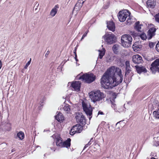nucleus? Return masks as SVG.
Segmentation results:
<instances>
[{
	"instance_id": "44",
	"label": "nucleus",
	"mask_w": 159,
	"mask_h": 159,
	"mask_svg": "<svg viewBox=\"0 0 159 159\" xmlns=\"http://www.w3.org/2000/svg\"><path fill=\"white\" fill-rule=\"evenodd\" d=\"M75 59L77 58V55L76 53H75Z\"/></svg>"
},
{
	"instance_id": "47",
	"label": "nucleus",
	"mask_w": 159,
	"mask_h": 159,
	"mask_svg": "<svg viewBox=\"0 0 159 159\" xmlns=\"http://www.w3.org/2000/svg\"><path fill=\"white\" fill-rule=\"evenodd\" d=\"M15 151V150L14 149H13L12 150L11 152H13Z\"/></svg>"
},
{
	"instance_id": "28",
	"label": "nucleus",
	"mask_w": 159,
	"mask_h": 159,
	"mask_svg": "<svg viewBox=\"0 0 159 159\" xmlns=\"http://www.w3.org/2000/svg\"><path fill=\"white\" fill-rule=\"evenodd\" d=\"M126 71L125 73V76H126L127 75H129L131 73V70L130 69V68L125 69Z\"/></svg>"
},
{
	"instance_id": "8",
	"label": "nucleus",
	"mask_w": 159,
	"mask_h": 159,
	"mask_svg": "<svg viewBox=\"0 0 159 159\" xmlns=\"http://www.w3.org/2000/svg\"><path fill=\"white\" fill-rule=\"evenodd\" d=\"M83 130V127L80 124H77L74 126L70 132L71 135H73L75 133H80Z\"/></svg>"
},
{
	"instance_id": "30",
	"label": "nucleus",
	"mask_w": 159,
	"mask_h": 159,
	"mask_svg": "<svg viewBox=\"0 0 159 159\" xmlns=\"http://www.w3.org/2000/svg\"><path fill=\"white\" fill-rule=\"evenodd\" d=\"M132 47L134 51H137L139 50L138 48H139V46L138 45H137L136 44L133 45Z\"/></svg>"
},
{
	"instance_id": "11",
	"label": "nucleus",
	"mask_w": 159,
	"mask_h": 159,
	"mask_svg": "<svg viewBox=\"0 0 159 159\" xmlns=\"http://www.w3.org/2000/svg\"><path fill=\"white\" fill-rule=\"evenodd\" d=\"M132 61L135 64H140L143 61L142 57L139 54L134 55L132 57Z\"/></svg>"
},
{
	"instance_id": "13",
	"label": "nucleus",
	"mask_w": 159,
	"mask_h": 159,
	"mask_svg": "<svg viewBox=\"0 0 159 159\" xmlns=\"http://www.w3.org/2000/svg\"><path fill=\"white\" fill-rule=\"evenodd\" d=\"M107 26L110 30L114 32L115 30V25L112 21H110L107 22Z\"/></svg>"
},
{
	"instance_id": "27",
	"label": "nucleus",
	"mask_w": 159,
	"mask_h": 159,
	"mask_svg": "<svg viewBox=\"0 0 159 159\" xmlns=\"http://www.w3.org/2000/svg\"><path fill=\"white\" fill-rule=\"evenodd\" d=\"M153 115L156 118L159 119V110L157 111H155L153 113Z\"/></svg>"
},
{
	"instance_id": "26",
	"label": "nucleus",
	"mask_w": 159,
	"mask_h": 159,
	"mask_svg": "<svg viewBox=\"0 0 159 159\" xmlns=\"http://www.w3.org/2000/svg\"><path fill=\"white\" fill-rule=\"evenodd\" d=\"M17 136L20 139H23L24 137V134L21 131L19 132L17 134Z\"/></svg>"
},
{
	"instance_id": "19",
	"label": "nucleus",
	"mask_w": 159,
	"mask_h": 159,
	"mask_svg": "<svg viewBox=\"0 0 159 159\" xmlns=\"http://www.w3.org/2000/svg\"><path fill=\"white\" fill-rule=\"evenodd\" d=\"M119 49V45L117 44L114 45L112 47V50L116 54L118 53Z\"/></svg>"
},
{
	"instance_id": "49",
	"label": "nucleus",
	"mask_w": 159,
	"mask_h": 159,
	"mask_svg": "<svg viewBox=\"0 0 159 159\" xmlns=\"http://www.w3.org/2000/svg\"><path fill=\"white\" fill-rule=\"evenodd\" d=\"M77 3L75 5V7H77Z\"/></svg>"
},
{
	"instance_id": "40",
	"label": "nucleus",
	"mask_w": 159,
	"mask_h": 159,
	"mask_svg": "<svg viewBox=\"0 0 159 159\" xmlns=\"http://www.w3.org/2000/svg\"><path fill=\"white\" fill-rule=\"evenodd\" d=\"M2 61H1L0 60V69H1V67H2Z\"/></svg>"
},
{
	"instance_id": "24",
	"label": "nucleus",
	"mask_w": 159,
	"mask_h": 159,
	"mask_svg": "<svg viewBox=\"0 0 159 159\" xmlns=\"http://www.w3.org/2000/svg\"><path fill=\"white\" fill-rule=\"evenodd\" d=\"M61 139H58L56 141V145L57 146L61 147H63L64 144L62 142V140H61Z\"/></svg>"
},
{
	"instance_id": "2",
	"label": "nucleus",
	"mask_w": 159,
	"mask_h": 159,
	"mask_svg": "<svg viewBox=\"0 0 159 159\" xmlns=\"http://www.w3.org/2000/svg\"><path fill=\"white\" fill-rule=\"evenodd\" d=\"M89 95L93 102L99 101L105 97V94L99 90L92 91L89 93Z\"/></svg>"
},
{
	"instance_id": "39",
	"label": "nucleus",
	"mask_w": 159,
	"mask_h": 159,
	"mask_svg": "<svg viewBox=\"0 0 159 159\" xmlns=\"http://www.w3.org/2000/svg\"><path fill=\"white\" fill-rule=\"evenodd\" d=\"M92 139H91V140H90V141L89 142V143H88L87 144V145H90L91 143V140Z\"/></svg>"
},
{
	"instance_id": "17",
	"label": "nucleus",
	"mask_w": 159,
	"mask_h": 159,
	"mask_svg": "<svg viewBox=\"0 0 159 159\" xmlns=\"http://www.w3.org/2000/svg\"><path fill=\"white\" fill-rule=\"evenodd\" d=\"M58 8V5H55L53 8L51 10L50 13V15L52 17L54 16L56 14L57 11V8Z\"/></svg>"
},
{
	"instance_id": "45",
	"label": "nucleus",
	"mask_w": 159,
	"mask_h": 159,
	"mask_svg": "<svg viewBox=\"0 0 159 159\" xmlns=\"http://www.w3.org/2000/svg\"><path fill=\"white\" fill-rule=\"evenodd\" d=\"M84 37H83V36H82V37L81 38V40L82 41L84 38Z\"/></svg>"
},
{
	"instance_id": "25",
	"label": "nucleus",
	"mask_w": 159,
	"mask_h": 159,
	"mask_svg": "<svg viewBox=\"0 0 159 159\" xmlns=\"http://www.w3.org/2000/svg\"><path fill=\"white\" fill-rule=\"evenodd\" d=\"M63 109L66 111V113H68V112H69L70 110V106L68 104H66L64 106Z\"/></svg>"
},
{
	"instance_id": "35",
	"label": "nucleus",
	"mask_w": 159,
	"mask_h": 159,
	"mask_svg": "<svg viewBox=\"0 0 159 159\" xmlns=\"http://www.w3.org/2000/svg\"><path fill=\"white\" fill-rule=\"evenodd\" d=\"M156 50L159 52V42L156 44Z\"/></svg>"
},
{
	"instance_id": "20",
	"label": "nucleus",
	"mask_w": 159,
	"mask_h": 159,
	"mask_svg": "<svg viewBox=\"0 0 159 159\" xmlns=\"http://www.w3.org/2000/svg\"><path fill=\"white\" fill-rule=\"evenodd\" d=\"M70 141L71 139L70 138H68L66 141L63 142L64 146H63V147L68 148L70 147Z\"/></svg>"
},
{
	"instance_id": "43",
	"label": "nucleus",
	"mask_w": 159,
	"mask_h": 159,
	"mask_svg": "<svg viewBox=\"0 0 159 159\" xmlns=\"http://www.w3.org/2000/svg\"><path fill=\"white\" fill-rule=\"evenodd\" d=\"M74 53L75 55V53H76V49H75L74 52Z\"/></svg>"
},
{
	"instance_id": "33",
	"label": "nucleus",
	"mask_w": 159,
	"mask_h": 159,
	"mask_svg": "<svg viewBox=\"0 0 159 159\" xmlns=\"http://www.w3.org/2000/svg\"><path fill=\"white\" fill-rule=\"evenodd\" d=\"M155 17L156 21L159 23V13L156 14Z\"/></svg>"
},
{
	"instance_id": "5",
	"label": "nucleus",
	"mask_w": 159,
	"mask_h": 159,
	"mask_svg": "<svg viewBox=\"0 0 159 159\" xmlns=\"http://www.w3.org/2000/svg\"><path fill=\"white\" fill-rule=\"evenodd\" d=\"M95 79V75L91 73L84 74L79 78V79H82L83 81L88 83L92 82Z\"/></svg>"
},
{
	"instance_id": "42",
	"label": "nucleus",
	"mask_w": 159,
	"mask_h": 159,
	"mask_svg": "<svg viewBox=\"0 0 159 159\" xmlns=\"http://www.w3.org/2000/svg\"><path fill=\"white\" fill-rule=\"evenodd\" d=\"M88 145H87V144H86L85 146L84 147V149H85L86 147H88Z\"/></svg>"
},
{
	"instance_id": "9",
	"label": "nucleus",
	"mask_w": 159,
	"mask_h": 159,
	"mask_svg": "<svg viewBox=\"0 0 159 159\" xmlns=\"http://www.w3.org/2000/svg\"><path fill=\"white\" fill-rule=\"evenodd\" d=\"M150 68L152 73H155L156 71L159 72V58L152 63Z\"/></svg>"
},
{
	"instance_id": "21",
	"label": "nucleus",
	"mask_w": 159,
	"mask_h": 159,
	"mask_svg": "<svg viewBox=\"0 0 159 159\" xmlns=\"http://www.w3.org/2000/svg\"><path fill=\"white\" fill-rule=\"evenodd\" d=\"M141 25H140L139 22V21L137 22L135 24L134 28L136 30L138 31H141Z\"/></svg>"
},
{
	"instance_id": "23",
	"label": "nucleus",
	"mask_w": 159,
	"mask_h": 159,
	"mask_svg": "<svg viewBox=\"0 0 159 159\" xmlns=\"http://www.w3.org/2000/svg\"><path fill=\"white\" fill-rule=\"evenodd\" d=\"M112 95L113 96L112 100V101L111 100V104L112 107L114 108L115 107L116 104L114 102V100L116 98V95L115 93H113Z\"/></svg>"
},
{
	"instance_id": "10",
	"label": "nucleus",
	"mask_w": 159,
	"mask_h": 159,
	"mask_svg": "<svg viewBox=\"0 0 159 159\" xmlns=\"http://www.w3.org/2000/svg\"><path fill=\"white\" fill-rule=\"evenodd\" d=\"M75 118L77 122L81 123L83 125L86 124V120L82 113L80 112L77 113Z\"/></svg>"
},
{
	"instance_id": "46",
	"label": "nucleus",
	"mask_w": 159,
	"mask_h": 159,
	"mask_svg": "<svg viewBox=\"0 0 159 159\" xmlns=\"http://www.w3.org/2000/svg\"><path fill=\"white\" fill-rule=\"evenodd\" d=\"M151 44V45H153V43H149V45H150Z\"/></svg>"
},
{
	"instance_id": "16",
	"label": "nucleus",
	"mask_w": 159,
	"mask_h": 159,
	"mask_svg": "<svg viewBox=\"0 0 159 159\" xmlns=\"http://www.w3.org/2000/svg\"><path fill=\"white\" fill-rule=\"evenodd\" d=\"M147 5L148 7L153 8L156 5L155 0H148L147 2Z\"/></svg>"
},
{
	"instance_id": "50",
	"label": "nucleus",
	"mask_w": 159,
	"mask_h": 159,
	"mask_svg": "<svg viewBox=\"0 0 159 159\" xmlns=\"http://www.w3.org/2000/svg\"><path fill=\"white\" fill-rule=\"evenodd\" d=\"M119 122H117L116 124V125H117L118 123H119Z\"/></svg>"
},
{
	"instance_id": "7",
	"label": "nucleus",
	"mask_w": 159,
	"mask_h": 159,
	"mask_svg": "<svg viewBox=\"0 0 159 159\" xmlns=\"http://www.w3.org/2000/svg\"><path fill=\"white\" fill-rule=\"evenodd\" d=\"M82 106L84 111L87 115L90 116L92 115V110L89 104H87L84 101L82 102Z\"/></svg>"
},
{
	"instance_id": "3",
	"label": "nucleus",
	"mask_w": 159,
	"mask_h": 159,
	"mask_svg": "<svg viewBox=\"0 0 159 159\" xmlns=\"http://www.w3.org/2000/svg\"><path fill=\"white\" fill-rule=\"evenodd\" d=\"M130 13L127 10H124L119 11L118 15V17L120 21L121 22L125 21L127 18H128L127 22L128 23H131L130 19H129Z\"/></svg>"
},
{
	"instance_id": "51",
	"label": "nucleus",
	"mask_w": 159,
	"mask_h": 159,
	"mask_svg": "<svg viewBox=\"0 0 159 159\" xmlns=\"http://www.w3.org/2000/svg\"><path fill=\"white\" fill-rule=\"evenodd\" d=\"M91 118V117H90H90H89V119H90Z\"/></svg>"
},
{
	"instance_id": "15",
	"label": "nucleus",
	"mask_w": 159,
	"mask_h": 159,
	"mask_svg": "<svg viewBox=\"0 0 159 159\" xmlns=\"http://www.w3.org/2000/svg\"><path fill=\"white\" fill-rule=\"evenodd\" d=\"M135 67L136 69V70L137 71V72L139 74H140L142 72H144L145 73L147 72V70L145 67L143 66H135Z\"/></svg>"
},
{
	"instance_id": "41",
	"label": "nucleus",
	"mask_w": 159,
	"mask_h": 159,
	"mask_svg": "<svg viewBox=\"0 0 159 159\" xmlns=\"http://www.w3.org/2000/svg\"><path fill=\"white\" fill-rule=\"evenodd\" d=\"M103 114V113L102 112H101V111H99L98 113V114H101V115H102Z\"/></svg>"
},
{
	"instance_id": "4",
	"label": "nucleus",
	"mask_w": 159,
	"mask_h": 159,
	"mask_svg": "<svg viewBox=\"0 0 159 159\" xmlns=\"http://www.w3.org/2000/svg\"><path fill=\"white\" fill-rule=\"evenodd\" d=\"M121 39V43L123 47L128 48L131 46L132 38L130 35L124 34L122 36Z\"/></svg>"
},
{
	"instance_id": "34",
	"label": "nucleus",
	"mask_w": 159,
	"mask_h": 159,
	"mask_svg": "<svg viewBox=\"0 0 159 159\" xmlns=\"http://www.w3.org/2000/svg\"><path fill=\"white\" fill-rule=\"evenodd\" d=\"M31 61V58H30V60L27 62V63L26 64V65L25 66V67H24L25 69H26L28 67V66L30 64Z\"/></svg>"
},
{
	"instance_id": "38",
	"label": "nucleus",
	"mask_w": 159,
	"mask_h": 159,
	"mask_svg": "<svg viewBox=\"0 0 159 159\" xmlns=\"http://www.w3.org/2000/svg\"><path fill=\"white\" fill-rule=\"evenodd\" d=\"M88 30L87 32H85L84 34L83 35V37H86V35H87V33H88Z\"/></svg>"
},
{
	"instance_id": "29",
	"label": "nucleus",
	"mask_w": 159,
	"mask_h": 159,
	"mask_svg": "<svg viewBox=\"0 0 159 159\" xmlns=\"http://www.w3.org/2000/svg\"><path fill=\"white\" fill-rule=\"evenodd\" d=\"M140 38L143 40H145L147 38L145 34L143 33L140 35Z\"/></svg>"
},
{
	"instance_id": "18",
	"label": "nucleus",
	"mask_w": 159,
	"mask_h": 159,
	"mask_svg": "<svg viewBox=\"0 0 159 159\" xmlns=\"http://www.w3.org/2000/svg\"><path fill=\"white\" fill-rule=\"evenodd\" d=\"M55 118L57 121L61 122L64 120V117L61 113H59L55 116Z\"/></svg>"
},
{
	"instance_id": "1",
	"label": "nucleus",
	"mask_w": 159,
	"mask_h": 159,
	"mask_svg": "<svg viewBox=\"0 0 159 159\" xmlns=\"http://www.w3.org/2000/svg\"><path fill=\"white\" fill-rule=\"evenodd\" d=\"M121 69L116 68L115 70L114 67H112L104 74L101 79V85L104 89H111L118 84L119 83L117 82L115 76L116 73L120 78L119 83H121L123 80V75L121 73Z\"/></svg>"
},
{
	"instance_id": "12",
	"label": "nucleus",
	"mask_w": 159,
	"mask_h": 159,
	"mask_svg": "<svg viewBox=\"0 0 159 159\" xmlns=\"http://www.w3.org/2000/svg\"><path fill=\"white\" fill-rule=\"evenodd\" d=\"M81 83L79 81H75L71 84V86L74 90L78 92L80 90Z\"/></svg>"
},
{
	"instance_id": "14",
	"label": "nucleus",
	"mask_w": 159,
	"mask_h": 159,
	"mask_svg": "<svg viewBox=\"0 0 159 159\" xmlns=\"http://www.w3.org/2000/svg\"><path fill=\"white\" fill-rule=\"evenodd\" d=\"M156 29L154 28H150L148 31V39H151L155 35Z\"/></svg>"
},
{
	"instance_id": "22",
	"label": "nucleus",
	"mask_w": 159,
	"mask_h": 159,
	"mask_svg": "<svg viewBox=\"0 0 159 159\" xmlns=\"http://www.w3.org/2000/svg\"><path fill=\"white\" fill-rule=\"evenodd\" d=\"M98 51L99 52V58L102 59L103 56L105 55V50L104 48H102V50H98Z\"/></svg>"
},
{
	"instance_id": "48",
	"label": "nucleus",
	"mask_w": 159,
	"mask_h": 159,
	"mask_svg": "<svg viewBox=\"0 0 159 159\" xmlns=\"http://www.w3.org/2000/svg\"><path fill=\"white\" fill-rule=\"evenodd\" d=\"M75 60L76 61H78V60L77 58L75 59Z\"/></svg>"
},
{
	"instance_id": "6",
	"label": "nucleus",
	"mask_w": 159,
	"mask_h": 159,
	"mask_svg": "<svg viewBox=\"0 0 159 159\" xmlns=\"http://www.w3.org/2000/svg\"><path fill=\"white\" fill-rule=\"evenodd\" d=\"M105 41L109 44H111L115 42L116 37L112 33H107L103 36Z\"/></svg>"
},
{
	"instance_id": "36",
	"label": "nucleus",
	"mask_w": 159,
	"mask_h": 159,
	"mask_svg": "<svg viewBox=\"0 0 159 159\" xmlns=\"http://www.w3.org/2000/svg\"><path fill=\"white\" fill-rule=\"evenodd\" d=\"M50 53V51H47V52H46V54H45V56L46 57H47L48 54H49Z\"/></svg>"
},
{
	"instance_id": "32",
	"label": "nucleus",
	"mask_w": 159,
	"mask_h": 159,
	"mask_svg": "<svg viewBox=\"0 0 159 159\" xmlns=\"http://www.w3.org/2000/svg\"><path fill=\"white\" fill-rule=\"evenodd\" d=\"M39 6V4L37 3L34 7V11L36 13H37L39 11V10L37 9V8Z\"/></svg>"
},
{
	"instance_id": "37",
	"label": "nucleus",
	"mask_w": 159,
	"mask_h": 159,
	"mask_svg": "<svg viewBox=\"0 0 159 159\" xmlns=\"http://www.w3.org/2000/svg\"><path fill=\"white\" fill-rule=\"evenodd\" d=\"M130 34L131 35L136 36V34L133 31H131Z\"/></svg>"
},
{
	"instance_id": "31",
	"label": "nucleus",
	"mask_w": 159,
	"mask_h": 159,
	"mask_svg": "<svg viewBox=\"0 0 159 159\" xmlns=\"http://www.w3.org/2000/svg\"><path fill=\"white\" fill-rule=\"evenodd\" d=\"M125 69L130 68L129 62L128 61H126L125 62Z\"/></svg>"
}]
</instances>
